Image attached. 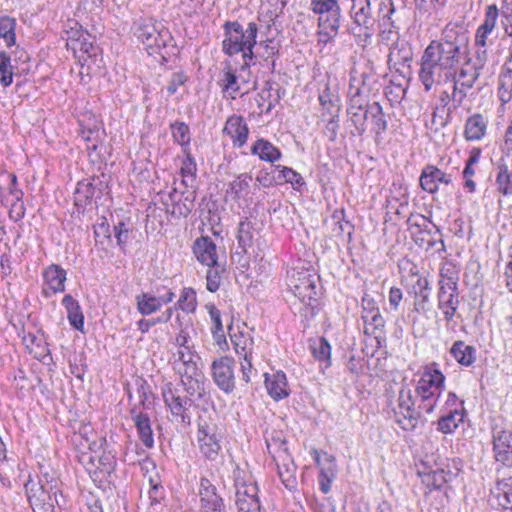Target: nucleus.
Wrapping results in <instances>:
<instances>
[{"label":"nucleus","instance_id":"nucleus-1","mask_svg":"<svg viewBox=\"0 0 512 512\" xmlns=\"http://www.w3.org/2000/svg\"><path fill=\"white\" fill-rule=\"evenodd\" d=\"M444 51L442 55L435 53L427 46L420 59V70L418 77L426 92L434 87H440L438 104L432 114V122H435L437 113L451 112L452 104L454 109L460 107L467 98L469 91L475 85V76L465 70H456V60L452 55Z\"/></svg>","mask_w":512,"mask_h":512},{"label":"nucleus","instance_id":"nucleus-2","mask_svg":"<svg viewBox=\"0 0 512 512\" xmlns=\"http://www.w3.org/2000/svg\"><path fill=\"white\" fill-rule=\"evenodd\" d=\"M131 32L145 46L150 55L160 54L165 62L178 53L170 31L150 15L136 16L133 19Z\"/></svg>","mask_w":512,"mask_h":512},{"label":"nucleus","instance_id":"nucleus-3","mask_svg":"<svg viewBox=\"0 0 512 512\" xmlns=\"http://www.w3.org/2000/svg\"><path fill=\"white\" fill-rule=\"evenodd\" d=\"M464 42V34L458 35L454 29L446 28L443 32V38L440 41H431L428 46L439 56L442 55L444 51H448V55H452L454 53L455 55L453 58L456 60V70H465L472 75H476V82L480 76V70L483 69L489 59L491 49L489 46H475V61L473 65L471 66L468 62L462 64L461 47Z\"/></svg>","mask_w":512,"mask_h":512},{"label":"nucleus","instance_id":"nucleus-4","mask_svg":"<svg viewBox=\"0 0 512 512\" xmlns=\"http://www.w3.org/2000/svg\"><path fill=\"white\" fill-rule=\"evenodd\" d=\"M224 40L223 51L229 56L243 53L244 64L242 68L249 66L254 58L253 48L257 46L258 26L255 22H249L244 27L238 21H227L223 25Z\"/></svg>","mask_w":512,"mask_h":512},{"label":"nucleus","instance_id":"nucleus-5","mask_svg":"<svg viewBox=\"0 0 512 512\" xmlns=\"http://www.w3.org/2000/svg\"><path fill=\"white\" fill-rule=\"evenodd\" d=\"M58 483V479L47 473L38 481L29 479L25 483L27 498L34 512H58L64 502Z\"/></svg>","mask_w":512,"mask_h":512},{"label":"nucleus","instance_id":"nucleus-6","mask_svg":"<svg viewBox=\"0 0 512 512\" xmlns=\"http://www.w3.org/2000/svg\"><path fill=\"white\" fill-rule=\"evenodd\" d=\"M310 7L315 14L320 15L319 41L328 43L334 39L340 28L341 8L338 0H311Z\"/></svg>","mask_w":512,"mask_h":512},{"label":"nucleus","instance_id":"nucleus-7","mask_svg":"<svg viewBox=\"0 0 512 512\" xmlns=\"http://www.w3.org/2000/svg\"><path fill=\"white\" fill-rule=\"evenodd\" d=\"M223 432L217 424L202 421L198 424L197 443L201 455L208 461L217 462L222 453Z\"/></svg>","mask_w":512,"mask_h":512},{"label":"nucleus","instance_id":"nucleus-8","mask_svg":"<svg viewBox=\"0 0 512 512\" xmlns=\"http://www.w3.org/2000/svg\"><path fill=\"white\" fill-rule=\"evenodd\" d=\"M267 449L276 463L282 483L290 490L295 488L296 466L288 453L286 441L281 439H272V442H267Z\"/></svg>","mask_w":512,"mask_h":512},{"label":"nucleus","instance_id":"nucleus-9","mask_svg":"<svg viewBox=\"0 0 512 512\" xmlns=\"http://www.w3.org/2000/svg\"><path fill=\"white\" fill-rule=\"evenodd\" d=\"M161 393L173 419L183 425H190L191 416L189 409L192 405L191 398L181 395L180 390L171 382H167L162 386Z\"/></svg>","mask_w":512,"mask_h":512},{"label":"nucleus","instance_id":"nucleus-10","mask_svg":"<svg viewBox=\"0 0 512 512\" xmlns=\"http://www.w3.org/2000/svg\"><path fill=\"white\" fill-rule=\"evenodd\" d=\"M394 419L403 430L413 431L421 417V411L415 408L412 391L407 386L399 390L397 406L393 408Z\"/></svg>","mask_w":512,"mask_h":512},{"label":"nucleus","instance_id":"nucleus-11","mask_svg":"<svg viewBox=\"0 0 512 512\" xmlns=\"http://www.w3.org/2000/svg\"><path fill=\"white\" fill-rule=\"evenodd\" d=\"M289 287L293 294L305 305L312 306L316 301L315 275L308 270H293L289 277Z\"/></svg>","mask_w":512,"mask_h":512},{"label":"nucleus","instance_id":"nucleus-12","mask_svg":"<svg viewBox=\"0 0 512 512\" xmlns=\"http://www.w3.org/2000/svg\"><path fill=\"white\" fill-rule=\"evenodd\" d=\"M351 18L353 20L351 33L363 37L364 40L370 38L374 23L370 0H352Z\"/></svg>","mask_w":512,"mask_h":512},{"label":"nucleus","instance_id":"nucleus-13","mask_svg":"<svg viewBox=\"0 0 512 512\" xmlns=\"http://www.w3.org/2000/svg\"><path fill=\"white\" fill-rule=\"evenodd\" d=\"M436 366V363H432L426 367L418 381L416 393L422 402L431 400V398H438L444 386L445 376Z\"/></svg>","mask_w":512,"mask_h":512},{"label":"nucleus","instance_id":"nucleus-14","mask_svg":"<svg viewBox=\"0 0 512 512\" xmlns=\"http://www.w3.org/2000/svg\"><path fill=\"white\" fill-rule=\"evenodd\" d=\"M439 284L438 308L442 311L445 320L450 322L459 306L457 282L449 277L446 283L441 280Z\"/></svg>","mask_w":512,"mask_h":512},{"label":"nucleus","instance_id":"nucleus-15","mask_svg":"<svg viewBox=\"0 0 512 512\" xmlns=\"http://www.w3.org/2000/svg\"><path fill=\"white\" fill-rule=\"evenodd\" d=\"M234 364L232 358L224 356L211 365L213 381L225 393H231L235 388Z\"/></svg>","mask_w":512,"mask_h":512},{"label":"nucleus","instance_id":"nucleus-16","mask_svg":"<svg viewBox=\"0 0 512 512\" xmlns=\"http://www.w3.org/2000/svg\"><path fill=\"white\" fill-rule=\"evenodd\" d=\"M199 497L200 512H227L222 497L207 478H201L200 480Z\"/></svg>","mask_w":512,"mask_h":512},{"label":"nucleus","instance_id":"nucleus-17","mask_svg":"<svg viewBox=\"0 0 512 512\" xmlns=\"http://www.w3.org/2000/svg\"><path fill=\"white\" fill-rule=\"evenodd\" d=\"M310 453L313 456L316 465L320 467V473L318 477L320 490L324 494H327L331 490V483L336 477V459L333 455L324 452L323 455L325 458L324 463H322L321 454L317 449H312Z\"/></svg>","mask_w":512,"mask_h":512},{"label":"nucleus","instance_id":"nucleus-18","mask_svg":"<svg viewBox=\"0 0 512 512\" xmlns=\"http://www.w3.org/2000/svg\"><path fill=\"white\" fill-rule=\"evenodd\" d=\"M43 280L42 294L49 298L65 291L66 271L57 264H51L44 269Z\"/></svg>","mask_w":512,"mask_h":512},{"label":"nucleus","instance_id":"nucleus-19","mask_svg":"<svg viewBox=\"0 0 512 512\" xmlns=\"http://www.w3.org/2000/svg\"><path fill=\"white\" fill-rule=\"evenodd\" d=\"M493 450L496 461L505 466H512V431L494 430Z\"/></svg>","mask_w":512,"mask_h":512},{"label":"nucleus","instance_id":"nucleus-20","mask_svg":"<svg viewBox=\"0 0 512 512\" xmlns=\"http://www.w3.org/2000/svg\"><path fill=\"white\" fill-rule=\"evenodd\" d=\"M489 503L492 507L512 509V476L496 482L491 489Z\"/></svg>","mask_w":512,"mask_h":512},{"label":"nucleus","instance_id":"nucleus-21","mask_svg":"<svg viewBox=\"0 0 512 512\" xmlns=\"http://www.w3.org/2000/svg\"><path fill=\"white\" fill-rule=\"evenodd\" d=\"M420 186L428 193H435L438 190L439 183L446 185L451 184V176L444 173L442 170L433 165H427L420 175Z\"/></svg>","mask_w":512,"mask_h":512},{"label":"nucleus","instance_id":"nucleus-22","mask_svg":"<svg viewBox=\"0 0 512 512\" xmlns=\"http://www.w3.org/2000/svg\"><path fill=\"white\" fill-rule=\"evenodd\" d=\"M223 133L231 137L235 147L240 148L247 142L249 129L244 118L234 114L228 117L223 128Z\"/></svg>","mask_w":512,"mask_h":512},{"label":"nucleus","instance_id":"nucleus-23","mask_svg":"<svg viewBox=\"0 0 512 512\" xmlns=\"http://www.w3.org/2000/svg\"><path fill=\"white\" fill-rule=\"evenodd\" d=\"M173 358L174 370L180 377L194 375L196 372L202 371L198 366L200 358L192 350H178L174 353Z\"/></svg>","mask_w":512,"mask_h":512},{"label":"nucleus","instance_id":"nucleus-24","mask_svg":"<svg viewBox=\"0 0 512 512\" xmlns=\"http://www.w3.org/2000/svg\"><path fill=\"white\" fill-rule=\"evenodd\" d=\"M193 251L203 265L215 266L218 262L217 247L210 237L198 238L193 246Z\"/></svg>","mask_w":512,"mask_h":512},{"label":"nucleus","instance_id":"nucleus-25","mask_svg":"<svg viewBox=\"0 0 512 512\" xmlns=\"http://www.w3.org/2000/svg\"><path fill=\"white\" fill-rule=\"evenodd\" d=\"M265 385L268 394L276 401L284 399L289 395L286 375L282 371H277L271 375L265 374Z\"/></svg>","mask_w":512,"mask_h":512},{"label":"nucleus","instance_id":"nucleus-26","mask_svg":"<svg viewBox=\"0 0 512 512\" xmlns=\"http://www.w3.org/2000/svg\"><path fill=\"white\" fill-rule=\"evenodd\" d=\"M370 121L371 129L376 136H381L387 130V120L379 102H372L365 107V123Z\"/></svg>","mask_w":512,"mask_h":512},{"label":"nucleus","instance_id":"nucleus-27","mask_svg":"<svg viewBox=\"0 0 512 512\" xmlns=\"http://www.w3.org/2000/svg\"><path fill=\"white\" fill-rule=\"evenodd\" d=\"M130 413L142 443L147 448L153 447L154 438L148 415L138 411L136 407L132 408Z\"/></svg>","mask_w":512,"mask_h":512},{"label":"nucleus","instance_id":"nucleus-28","mask_svg":"<svg viewBox=\"0 0 512 512\" xmlns=\"http://www.w3.org/2000/svg\"><path fill=\"white\" fill-rule=\"evenodd\" d=\"M95 193L96 189L90 181L83 180L77 183L74 191V204L79 213H83L88 206L93 204Z\"/></svg>","mask_w":512,"mask_h":512},{"label":"nucleus","instance_id":"nucleus-29","mask_svg":"<svg viewBox=\"0 0 512 512\" xmlns=\"http://www.w3.org/2000/svg\"><path fill=\"white\" fill-rule=\"evenodd\" d=\"M496 190L503 196L512 195V165L509 167L503 158L496 165Z\"/></svg>","mask_w":512,"mask_h":512},{"label":"nucleus","instance_id":"nucleus-30","mask_svg":"<svg viewBox=\"0 0 512 512\" xmlns=\"http://www.w3.org/2000/svg\"><path fill=\"white\" fill-rule=\"evenodd\" d=\"M416 278L415 283L408 290L409 294H412L415 298L414 309L416 311L424 310L425 305L429 301L430 286L429 281L426 277L419 275L414 276Z\"/></svg>","mask_w":512,"mask_h":512},{"label":"nucleus","instance_id":"nucleus-31","mask_svg":"<svg viewBox=\"0 0 512 512\" xmlns=\"http://www.w3.org/2000/svg\"><path fill=\"white\" fill-rule=\"evenodd\" d=\"M450 354L461 366L469 367L476 361V348L467 345L462 340L453 343L450 348Z\"/></svg>","mask_w":512,"mask_h":512},{"label":"nucleus","instance_id":"nucleus-32","mask_svg":"<svg viewBox=\"0 0 512 512\" xmlns=\"http://www.w3.org/2000/svg\"><path fill=\"white\" fill-rule=\"evenodd\" d=\"M74 56L81 60H86L85 55L88 58L94 57L97 55L99 47L94 43V37L91 36L88 32L85 34V37L82 36L78 38L76 42H71L70 49Z\"/></svg>","mask_w":512,"mask_h":512},{"label":"nucleus","instance_id":"nucleus-33","mask_svg":"<svg viewBox=\"0 0 512 512\" xmlns=\"http://www.w3.org/2000/svg\"><path fill=\"white\" fill-rule=\"evenodd\" d=\"M62 305L67 311V318L70 325L76 330L83 331L84 315L79 302L72 295L67 294L62 299Z\"/></svg>","mask_w":512,"mask_h":512},{"label":"nucleus","instance_id":"nucleus-34","mask_svg":"<svg viewBox=\"0 0 512 512\" xmlns=\"http://www.w3.org/2000/svg\"><path fill=\"white\" fill-rule=\"evenodd\" d=\"M487 122L481 114H473L466 120L464 137L467 141H478L486 133Z\"/></svg>","mask_w":512,"mask_h":512},{"label":"nucleus","instance_id":"nucleus-35","mask_svg":"<svg viewBox=\"0 0 512 512\" xmlns=\"http://www.w3.org/2000/svg\"><path fill=\"white\" fill-rule=\"evenodd\" d=\"M251 153L263 161L274 163L282 156L281 151L268 140L258 139L251 147Z\"/></svg>","mask_w":512,"mask_h":512},{"label":"nucleus","instance_id":"nucleus-36","mask_svg":"<svg viewBox=\"0 0 512 512\" xmlns=\"http://www.w3.org/2000/svg\"><path fill=\"white\" fill-rule=\"evenodd\" d=\"M204 375L202 371L196 372L194 375L189 374L183 377H180L181 384L184 387V390L187 393L189 398L197 397L202 398L205 392L204 388Z\"/></svg>","mask_w":512,"mask_h":512},{"label":"nucleus","instance_id":"nucleus-37","mask_svg":"<svg viewBox=\"0 0 512 512\" xmlns=\"http://www.w3.org/2000/svg\"><path fill=\"white\" fill-rule=\"evenodd\" d=\"M235 503L241 501H257L259 500L258 496V487L256 483L247 482L240 478H236L235 480Z\"/></svg>","mask_w":512,"mask_h":512},{"label":"nucleus","instance_id":"nucleus-38","mask_svg":"<svg viewBox=\"0 0 512 512\" xmlns=\"http://www.w3.org/2000/svg\"><path fill=\"white\" fill-rule=\"evenodd\" d=\"M138 312L143 316L151 315L161 309L160 300L151 293H141L135 297Z\"/></svg>","mask_w":512,"mask_h":512},{"label":"nucleus","instance_id":"nucleus-39","mask_svg":"<svg viewBox=\"0 0 512 512\" xmlns=\"http://www.w3.org/2000/svg\"><path fill=\"white\" fill-rule=\"evenodd\" d=\"M464 411L454 409L438 420V430L444 434L453 433L463 422Z\"/></svg>","mask_w":512,"mask_h":512},{"label":"nucleus","instance_id":"nucleus-40","mask_svg":"<svg viewBox=\"0 0 512 512\" xmlns=\"http://www.w3.org/2000/svg\"><path fill=\"white\" fill-rule=\"evenodd\" d=\"M319 102L323 109V114L329 116H337L340 111L339 97L330 91L328 86L319 94Z\"/></svg>","mask_w":512,"mask_h":512},{"label":"nucleus","instance_id":"nucleus-41","mask_svg":"<svg viewBox=\"0 0 512 512\" xmlns=\"http://www.w3.org/2000/svg\"><path fill=\"white\" fill-rule=\"evenodd\" d=\"M219 85L222 88V92L226 93L231 99H235L240 92L238 77L230 68L224 70L223 76L219 81Z\"/></svg>","mask_w":512,"mask_h":512},{"label":"nucleus","instance_id":"nucleus-42","mask_svg":"<svg viewBox=\"0 0 512 512\" xmlns=\"http://www.w3.org/2000/svg\"><path fill=\"white\" fill-rule=\"evenodd\" d=\"M252 176L248 173L240 174L235 180L230 183L228 193L233 195L235 199L245 198L250 193V183Z\"/></svg>","mask_w":512,"mask_h":512},{"label":"nucleus","instance_id":"nucleus-43","mask_svg":"<svg viewBox=\"0 0 512 512\" xmlns=\"http://www.w3.org/2000/svg\"><path fill=\"white\" fill-rule=\"evenodd\" d=\"M0 190H7L12 200H22L23 191L18 188L17 176L7 171L0 172Z\"/></svg>","mask_w":512,"mask_h":512},{"label":"nucleus","instance_id":"nucleus-44","mask_svg":"<svg viewBox=\"0 0 512 512\" xmlns=\"http://www.w3.org/2000/svg\"><path fill=\"white\" fill-rule=\"evenodd\" d=\"M231 341L234 345L236 353L243 357V360H248L252 355L253 350V339L249 336H245L242 333L231 335Z\"/></svg>","mask_w":512,"mask_h":512},{"label":"nucleus","instance_id":"nucleus-45","mask_svg":"<svg viewBox=\"0 0 512 512\" xmlns=\"http://www.w3.org/2000/svg\"><path fill=\"white\" fill-rule=\"evenodd\" d=\"M498 96L503 104L512 100V70L506 69L499 76Z\"/></svg>","mask_w":512,"mask_h":512},{"label":"nucleus","instance_id":"nucleus-46","mask_svg":"<svg viewBox=\"0 0 512 512\" xmlns=\"http://www.w3.org/2000/svg\"><path fill=\"white\" fill-rule=\"evenodd\" d=\"M237 240L238 245L242 249L243 252H246L247 248L250 247L253 243V225L245 218L240 221L238 225L237 231Z\"/></svg>","mask_w":512,"mask_h":512},{"label":"nucleus","instance_id":"nucleus-47","mask_svg":"<svg viewBox=\"0 0 512 512\" xmlns=\"http://www.w3.org/2000/svg\"><path fill=\"white\" fill-rule=\"evenodd\" d=\"M16 20L10 16L0 17V38L4 39L7 46L16 42L15 35Z\"/></svg>","mask_w":512,"mask_h":512},{"label":"nucleus","instance_id":"nucleus-48","mask_svg":"<svg viewBox=\"0 0 512 512\" xmlns=\"http://www.w3.org/2000/svg\"><path fill=\"white\" fill-rule=\"evenodd\" d=\"M172 137L176 143L182 147H188L190 144V129L189 126L182 121H175L170 124Z\"/></svg>","mask_w":512,"mask_h":512},{"label":"nucleus","instance_id":"nucleus-49","mask_svg":"<svg viewBox=\"0 0 512 512\" xmlns=\"http://www.w3.org/2000/svg\"><path fill=\"white\" fill-rule=\"evenodd\" d=\"M275 169L279 172L276 178L277 183H290L292 185L299 186L304 184L302 176L292 168L283 165H276Z\"/></svg>","mask_w":512,"mask_h":512},{"label":"nucleus","instance_id":"nucleus-50","mask_svg":"<svg viewBox=\"0 0 512 512\" xmlns=\"http://www.w3.org/2000/svg\"><path fill=\"white\" fill-rule=\"evenodd\" d=\"M225 271L224 265L217 263L215 266H209L206 275V287L210 292H216L221 283V273Z\"/></svg>","mask_w":512,"mask_h":512},{"label":"nucleus","instance_id":"nucleus-51","mask_svg":"<svg viewBox=\"0 0 512 512\" xmlns=\"http://www.w3.org/2000/svg\"><path fill=\"white\" fill-rule=\"evenodd\" d=\"M177 304L186 313L194 312L197 306L195 291L192 288H184Z\"/></svg>","mask_w":512,"mask_h":512},{"label":"nucleus","instance_id":"nucleus-52","mask_svg":"<svg viewBox=\"0 0 512 512\" xmlns=\"http://www.w3.org/2000/svg\"><path fill=\"white\" fill-rule=\"evenodd\" d=\"M312 354L319 361H330L331 347L328 341L321 337L311 345Z\"/></svg>","mask_w":512,"mask_h":512},{"label":"nucleus","instance_id":"nucleus-53","mask_svg":"<svg viewBox=\"0 0 512 512\" xmlns=\"http://www.w3.org/2000/svg\"><path fill=\"white\" fill-rule=\"evenodd\" d=\"M362 319L366 325V334H374L376 330H381L384 327L385 321L379 310L370 314H362Z\"/></svg>","mask_w":512,"mask_h":512},{"label":"nucleus","instance_id":"nucleus-54","mask_svg":"<svg viewBox=\"0 0 512 512\" xmlns=\"http://www.w3.org/2000/svg\"><path fill=\"white\" fill-rule=\"evenodd\" d=\"M209 315L213 322V337L216 340V342L220 344L221 341L225 339L224 328L221 321V313L215 306H211L209 308Z\"/></svg>","mask_w":512,"mask_h":512},{"label":"nucleus","instance_id":"nucleus-55","mask_svg":"<svg viewBox=\"0 0 512 512\" xmlns=\"http://www.w3.org/2000/svg\"><path fill=\"white\" fill-rule=\"evenodd\" d=\"M0 82L4 87L9 86L13 80V67L10 57L4 52L0 53Z\"/></svg>","mask_w":512,"mask_h":512},{"label":"nucleus","instance_id":"nucleus-56","mask_svg":"<svg viewBox=\"0 0 512 512\" xmlns=\"http://www.w3.org/2000/svg\"><path fill=\"white\" fill-rule=\"evenodd\" d=\"M196 163L191 156L190 153H187L186 158L182 162V166L180 169L181 176L183 177L182 184L186 187L189 186L188 179L190 178L191 182L194 181L196 176Z\"/></svg>","mask_w":512,"mask_h":512},{"label":"nucleus","instance_id":"nucleus-57","mask_svg":"<svg viewBox=\"0 0 512 512\" xmlns=\"http://www.w3.org/2000/svg\"><path fill=\"white\" fill-rule=\"evenodd\" d=\"M176 196L177 189L173 188L169 194V198L173 203L172 214H178L179 216L186 217L193 209V199H189V197H186L184 203L181 205L180 203L177 202Z\"/></svg>","mask_w":512,"mask_h":512},{"label":"nucleus","instance_id":"nucleus-58","mask_svg":"<svg viewBox=\"0 0 512 512\" xmlns=\"http://www.w3.org/2000/svg\"><path fill=\"white\" fill-rule=\"evenodd\" d=\"M347 113L355 127L356 134L362 136L367 129L365 125V108L361 107L359 110L347 109Z\"/></svg>","mask_w":512,"mask_h":512},{"label":"nucleus","instance_id":"nucleus-59","mask_svg":"<svg viewBox=\"0 0 512 512\" xmlns=\"http://www.w3.org/2000/svg\"><path fill=\"white\" fill-rule=\"evenodd\" d=\"M380 12L383 13L382 25L388 27L389 32H392V29L397 28L395 21L392 19V15L395 13V7L392 0H384L380 4Z\"/></svg>","mask_w":512,"mask_h":512},{"label":"nucleus","instance_id":"nucleus-60","mask_svg":"<svg viewBox=\"0 0 512 512\" xmlns=\"http://www.w3.org/2000/svg\"><path fill=\"white\" fill-rule=\"evenodd\" d=\"M64 33L66 35V47L69 50L71 42H76L78 38L85 37L87 31L83 30L82 27L76 21H68Z\"/></svg>","mask_w":512,"mask_h":512},{"label":"nucleus","instance_id":"nucleus-61","mask_svg":"<svg viewBox=\"0 0 512 512\" xmlns=\"http://www.w3.org/2000/svg\"><path fill=\"white\" fill-rule=\"evenodd\" d=\"M499 16V10L495 4L488 5L486 7L485 18L483 23L479 26L484 28L485 31L494 32L497 20Z\"/></svg>","mask_w":512,"mask_h":512},{"label":"nucleus","instance_id":"nucleus-62","mask_svg":"<svg viewBox=\"0 0 512 512\" xmlns=\"http://www.w3.org/2000/svg\"><path fill=\"white\" fill-rule=\"evenodd\" d=\"M99 466L97 469L100 471V473L110 475L111 472L114 471L116 466V460L114 455L111 453H103L101 456H99L98 459Z\"/></svg>","mask_w":512,"mask_h":512},{"label":"nucleus","instance_id":"nucleus-63","mask_svg":"<svg viewBox=\"0 0 512 512\" xmlns=\"http://www.w3.org/2000/svg\"><path fill=\"white\" fill-rule=\"evenodd\" d=\"M258 49H262L261 56L264 58H270L278 53L279 51V43L272 38H267L265 40H260L257 42Z\"/></svg>","mask_w":512,"mask_h":512},{"label":"nucleus","instance_id":"nucleus-64","mask_svg":"<svg viewBox=\"0 0 512 512\" xmlns=\"http://www.w3.org/2000/svg\"><path fill=\"white\" fill-rule=\"evenodd\" d=\"M188 80L187 75L180 71L172 73L170 80L167 85V92L169 95H173L177 92L180 86H183Z\"/></svg>","mask_w":512,"mask_h":512}]
</instances>
